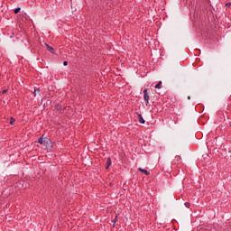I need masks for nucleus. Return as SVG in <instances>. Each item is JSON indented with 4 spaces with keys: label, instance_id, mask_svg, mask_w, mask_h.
Masks as SVG:
<instances>
[{
    "label": "nucleus",
    "instance_id": "f257e3e1",
    "mask_svg": "<svg viewBox=\"0 0 231 231\" xmlns=\"http://www.w3.org/2000/svg\"><path fill=\"white\" fill-rule=\"evenodd\" d=\"M143 98L147 106V104H149V93H147V89L143 90Z\"/></svg>",
    "mask_w": 231,
    "mask_h": 231
},
{
    "label": "nucleus",
    "instance_id": "f03ea898",
    "mask_svg": "<svg viewBox=\"0 0 231 231\" xmlns=\"http://www.w3.org/2000/svg\"><path fill=\"white\" fill-rule=\"evenodd\" d=\"M38 143H40L41 145H46V143H48V139L41 137L38 140Z\"/></svg>",
    "mask_w": 231,
    "mask_h": 231
},
{
    "label": "nucleus",
    "instance_id": "7ed1b4c3",
    "mask_svg": "<svg viewBox=\"0 0 231 231\" xmlns=\"http://www.w3.org/2000/svg\"><path fill=\"white\" fill-rule=\"evenodd\" d=\"M138 171H140V172H143L146 176H149V174H150V172L145 169L139 168Z\"/></svg>",
    "mask_w": 231,
    "mask_h": 231
},
{
    "label": "nucleus",
    "instance_id": "20e7f679",
    "mask_svg": "<svg viewBox=\"0 0 231 231\" xmlns=\"http://www.w3.org/2000/svg\"><path fill=\"white\" fill-rule=\"evenodd\" d=\"M45 46H46L48 51H51V53H53V51H54L53 47H50V45H48V43H45Z\"/></svg>",
    "mask_w": 231,
    "mask_h": 231
},
{
    "label": "nucleus",
    "instance_id": "39448f33",
    "mask_svg": "<svg viewBox=\"0 0 231 231\" xmlns=\"http://www.w3.org/2000/svg\"><path fill=\"white\" fill-rule=\"evenodd\" d=\"M138 117H139V122H140V124H145V120H144L143 117L142 116V114H140V115L138 116Z\"/></svg>",
    "mask_w": 231,
    "mask_h": 231
},
{
    "label": "nucleus",
    "instance_id": "423d86ee",
    "mask_svg": "<svg viewBox=\"0 0 231 231\" xmlns=\"http://www.w3.org/2000/svg\"><path fill=\"white\" fill-rule=\"evenodd\" d=\"M162 81H159L158 84L155 85V89H161Z\"/></svg>",
    "mask_w": 231,
    "mask_h": 231
},
{
    "label": "nucleus",
    "instance_id": "0eeeda50",
    "mask_svg": "<svg viewBox=\"0 0 231 231\" xmlns=\"http://www.w3.org/2000/svg\"><path fill=\"white\" fill-rule=\"evenodd\" d=\"M108 167H111V158H108L107 161H106V169Z\"/></svg>",
    "mask_w": 231,
    "mask_h": 231
},
{
    "label": "nucleus",
    "instance_id": "6e6552de",
    "mask_svg": "<svg viewBox=\"0 0 231 231\" xmlns=\"http://www.w3.org/2000/svg\"><path fill=\"white\" fill-rule=\"evenodd\" d=\"M19 12H21V7L14 9V14H19Z\"/></svg>",
    "mask_w": 231,
    "mask_h": 231
},
{
    "label": "nucleus",
    "instance_id": "1a4fd4ad",
    "mask_svg": "<svg viewBox=\"0 0 231 231\" xmlns=\"http://www.w3.org/2000/svg\"><path fill=\"white\" fill-rule=\"evenodd\" d=\"M14 124H15V119H14L13 117L11 118V121H10V125H14Z\"/></svg>",
    "mask_w": 231,
    "mask_h": 231
},
{
    "label": "nucleus",
    "instance_id": "9d476101",
    "mask_svg": "<svg viewBox=\"0 0 231 231\" xmlns=\"http://www.w3.org/2000/svg\"><path fill=\"white\" fill-rule=\"evenodd\" d=\"M185 207H187L189 208V207H190V204L189 202H186Z\"/></svg>",
    "mask_w": 231,
    "mask_h": 231
},
{
    "label": "nucleus",
    "instance_id": "9b49d317",
    "mask_svg": "<svg viewBox=\"0 0 231 231\" xmlns=\"http://www.w3.org/2000/svg\"><path fill=\"white\" fill-rule=\"evenodd\" d=\"M63 65H64V66H68V61H64V62H63Z\"/></svg>",
    "mask_w": 231,
    "mask_h": 231
},
{
    "label": "nucleus",
    "instance_id": "f8f14e48",
    "mask_svg": "<svg viewBox=\"0 0 231 231\" xmlns=\"http://www.w3.org/2000/svg\"><path fill=\"white\" fill-rule=\"evenodd\" d=\"M6 91H7L6 89H5V90H3V93L5 94V93H6Z\"/></svg>",
    "mask_w": 231,
    "mask_h": 231
}]
</instances>
